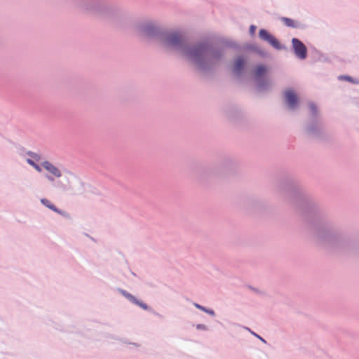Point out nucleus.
Wrapping results in <instances>:
<instances>
[{"mask_svg": "<svg viewBox=\"0 0 359 359\" xmlns=\"http://www.w3.org/2000/svg\"><path fill=\"white\" fill-rule=\"evenodd\" d=\"M139 30L147 37L156 39L164 48L181 53L197 72L204 75L212 73L226 63L229 48L240 49L236 41L229 39L189 44L179 32L169 30L151 20L141 23Z\"/></svg>", "mask_w": 359, "mask_h": 359, "instance_id": "obj_1", "label": "nucleus"}, {"mask_svg": "<svg viewBox=\"0 0 359 359\" xmlns=\"http://www.w3.org/2000/svg\"><path fill=\"white\" fill-rule=\"evenodd\" d=\"M26 162L38 172H41V167L43 168L47 172L44 177L55 189L78 196L84 194L90 187L72 171L67 169L61 170L48 161L41 162V165L32 158H27Z\"/></svg>", "mask_w": 359, "mask_h": 359, "instance_id": "obj_2", "label": "nucleus"}, {"mask_svg": "<svg viewBox=\"0 0 359 359\" xmlns=\"http://www.w3.org/2000/svg\"><path fill=\"white\" fill-rule=\"evenodd\" d=\"M313 238L322 247L334 250L352 248V236L330 220L323 219L313 226Z\"/></svg>", "mask_w": 359, "mask_h": 359, "instance_id": "obj_3", "label": "nucleus"}, {"mask_svg": "<svg viewBox=\"0 0 359 359\" xmlns=\"http://www.w3.org/2000/svg\"><path fill=\"white\" fill-rule=\"evenodd\" d=\"M279 189L284 192L287 200L301 212L316 208V202L293 180L287 179L283 181Z\"/></svg>", "mask_w": 359, "mask_h": 359, "instance_id": "obj_4", "label": "nucleus"}, {"mask_svg": "<svg viewBox=\"0 0 359 359\" xmlns=\"http://www.w3.org/2000/svg\"><path fill=\"white\" fill-rule=\"evenodd\" d=\"M309 117L305 122L304 131L309 137L320 139L324 136V128L316 104L309 102Z\"/></svg>", "mask_w": 359, "mask_h": 359, "instance_id": "obj_5", "label": "nucleus"}, {"mask_svg": "<svg viewBox=\"0 0 359 359\" xmlns=\"http://www.w3.org/2000/svg\"><path fill=\"white\" fill-rule=\"evenodd\" d=\"M75 6L83 12L103 17H110L113 13L103 0H75Z\"/></svg>", "mask_w": 359, "mask_h": 359, "instance_id": "obj_6", "label": "nucleus"}, {"mask_svg": "<svg viewBox=\"0 0 359 359\" xmlns=\"http://www.w3.org/2000/svg\"><path fill=\"white\" fill-rule=\"evenodd\" d=\"M259 37L264 41L268 42L276 50H283L285 48L284 45H282L279 41L275 38L269 31L264 29H261L259 31Z\"/></svg>", "mask_w": 359, "mask_h": 359, "instance_id": "obj_7", "label": "nucleus"}, {"mask_svg": "<svg viewBox=\"0 0 359 359\" xmlns=\"http://www.w3.org/2000/svg\"><path fill=\"white\" fill-rule=\"evenodd\" d=\"M291 43L295 56L300 60L306 59L307 57L308 50L305 44L297 38H292Z\"/></svg>", "mask_w": 359, "mask_h": 359, "instance_id": "obj_8", "label": "nucleus"}, {"mask_svg": "<svg viewBox=\"0 0 359 359\" xmlns=\"http://www.w3.org/2000/svg\"><path fill=\"white\" fill-rule=\"evenodd\" d=\"M285 104L287 107L292 111L296 110L299 104V100L297 95L292 89H287L284 92Z\"/></svg>", "mask_w": 359, "mask_h": 359, "instance_id": "obj_9", "label": "nucleus"}, {"mask_svg": "<svg viewBox=\"0 0 359 359\" xmlns=\"http://www.w3.org/2000/svg\"><path fill=\"white\" fill-rule=\"evenodd\" d=\"M117 291L132 304L140 306L144 310H151V308L149 306H147V304L137 299L134 295L129 293L128 291L119 287L117 288Z\"/></svg>", "mask_w": 359, "mask_h": 359, "instance_id": "obj_10", "label": "nucleus"}, {"mask_svg": "<svg viewBox=\"0 0 359 359\" xmlns=\"http://www.w3.org/2000/svg\"><path fill=\"white\" fill-rule=\"evenodd\" d=\"M256 90L259 92H264L270 90L272 86V83L270 79L267 78H257L255 80Z\"/></svg>", "mask_w": 359, "mask_h": 359, "instance_id": "obj_11", "label": "nucleus"}, {"mask_svg": "<svg viewBox=\"0 0 359 359\" xmlns=\"http://www.w3.org/2000/svg\"><path fill=\"white\" fill-rule=\"evenodd\" d=\"M245 66V59L243 57V56H238L234 60L232 71L236 76H241L243 73Z\"/></svg>", "mask_w": 359, "mask_h": 359, "instance_id": "obj_12", "label": "nucleus"}, {"mask_svg": "<svg viewBox=\"0 0 359 359\" xmlns=\"http://www.w3.org/2000/svg\"><path fill=\"white\" fill-rule=\"evenodd\" d=\"M281 21L285 24V26L294 29H304L306 26L305 24L300 21L295 20L289 18L283 17Z\"/></svg>", "mask_w": 359, "mask_h": 359, "instance_id": "obj_13", "label": "nucleus"}, {"mask_svg": "<svg viewBox=\"0 0 359 359\" xmlns=\"http://www.w3.org/2000/svg\"><path fill=\"white\" fill-rule=\"evenodd\" d=\"M41 203L48 208L49 210H53V212L62 215V216H66L67 213L66 212L61 210L58 209L53 203H51V201L47 198H41L40 200Z\"/></svg>", "mask_w": 359, "mask_h": 359, "instance_id": "obj_14", "label": "nucleus"}, {"mask_svg": "<svg viewBox=\"0 0 359 359\" xmlns=\"http://www.w3.org/2000/svg\"><path fill=\"white\" fill-rule=\"evenodd\" d=\"M235 164V161L232 158H228L224 159L222 163H220L218 169L224 172L228 171L232 169L234 167Z\"/></svg>", "mask_w": 359, "mask_h": 359, "instance_id": "obj_15", "label": "nucleus"}, {"mask_svg": "<svg viewBox=\"0 0 359 359\" xmlns=\"http://www.w3.org/2000/svg\"><path fill=\"white\" fill-rule=\"evenodd\" d=\"M266 71H267V69L264 65H259L255 69V80L257 79V78H263L264 75L266 74Z\"/></svg>", "mask_w": 359, "mask_h": 359, "instance_id": "obj_16", "label": "nucleus"}, {"mask_svg": "<svg viewBox=\"0 0 359 359\" xmlns=\"http://www.w3.org/2000/svg\"><path fill=\"white\" fill-rule=\"evenodd\" d=\"M193 305L198 309L208 313V315L211 316H215V312L213 309H208V308H206L198 303H196V302H194L193 303Z\"/></svg>", "mask_w": 359, "mask_h": 359, "instance_id": "obj_17", "label": "nucleus"}, {"mask_svg": "<svg viewBox=\"0 0 359 359\" xmlns=\"http://www.w3.org/2000/svg\"><path fill=\"white\" fill-rule=\"evenodd\" d=\"M259 205L261 208L262 206V203L261 201L257 198H249L246 201V205H248L249 208H257Z\"/></svg>", "mask_w": 359, "mask_h": 359, "instance_id": "obj_18", "label": "nucleus"}, {"mask_svg": "<svg viewBox=\"0 0 359 359\" xmlns=\"http://www.w3.org/2000/svg\"><path fill=\"white\" fill-rule=\"evenodd\" d=\"M338 79L341 81H346L354 84H359V80L347 75H340Z\"/></svg>", "mask_w": 359, "mask_h": 359, "instance_id": "obj_19", "label": "nucleus"}, {"mask_svg": "<svg viewBox=\"0 0 359 359\" xmlns=\"http://www.w3.org/2000/svg\"><path fill=\"white\" fill-rule=\"evenodd\" d=\"M27 154L36 161H39L41 160V156L37 153L28 151H27Z\"/></svg>", "mask_w": 359, "mask_h": 359, "instance_id": "obj_20", "label": "nucleus"}, {"mask_svg": "<svg viewBox=\"0 0 359 359\" xmlns=\"http://www.w3.org/2000/svg\"><path fill=\"white\" fill-rule=\"evenodd\" d=\"M246 330H248L253 336L259 339L261 341H262L264 344H266V341L262 338L261 336L255 333V332L252 331L250 328L245 327Z\"/></svg>", "mask_w": 359, "mask_h": 359, "instance_id": "obj_21", "label": "nucleus"}, {"mask_svg": "<svg viewBox=\"0 0 359 359\" xmlns=\"http://www.w3.org/2000/svg\"><path fill=\"white\" fill-rule=\"evenodd\" d=\"M196 328L198 330H203V331H208V326L204 325V324H197L196 325Z\"/></svg>", "mask_w": 359, "mask_h": 359, "instance_id": "obj_22", "label": "nucleus"}, {"mask_svg": "<svg viewBox=\"0 0 359 359\" xmlns=\"http://www.w3.org/2000/svg\"><path fill=\"white\" fill-rule=\"evenodd\" d=\"M256 26L254 25H251L249 28V32L251 35H254L255 30H256Z\"/></svg>", "mask_w": 359, "mask_h": 359, "instance_id": "obj_23", "label": "nucleus"}, {"mask_svg": "<svg viewBox=\"0 0 359 359\" xmlns=\"http://www.w3.org/2000/svg\"><path fill=\"white\" fill-rule=\"evenodd\" d=\"M353 104H354L355 107H358V108H359V100H358V99H355V100H353Z\"/></svg>", "mask_w": 359, "mask_h": 359, "instance_id": "obj_24", "label": "nucleus"}, {"mask_svg": "<svg viewBox=\"0 0 359 359\" xmlns=\"http://www.w3.org/2000/svg\"><path fill=\"white\" fill-rule=\"evenodd\" d=\"M249 287H250L252 291H254V292H257V293H259V292H260V291H259L258 289H256V288H255V287H252V286H250Z\"/></svg>", "mask_w": 359, "mask_h": 359, "instance_id": "obj_25", "label": "nucleus"}, {"mask_svg": "<svg viewBox=\"0 0 359 359\" xmlns=\"http://www.w3.org/2000/svg\"><path fill=\"white\" fill-rule=\"evenodd\" d=\"M133 344L135 345V346H139V345L135 343H133Z\"/></svg>", "mask_w": 359, "mask_h": 359, "instance_id": "obj_26", "label": "nucleus"}, {"mask_svg": "<svg viewBox=\"0 0 359 359\" xmlns=\"http://www.w3.org/2000/svg\"><path fill=\"white\" fill-rule=\"evenodd\" d=\"M260 54L262 55L263 54V50H260Z\"/></svg>", "mask_w": 359, "mask_h": 359, "instance_id": "obj_27", "label": "nucleus"}]
</instances>
